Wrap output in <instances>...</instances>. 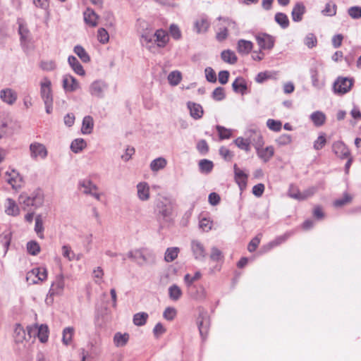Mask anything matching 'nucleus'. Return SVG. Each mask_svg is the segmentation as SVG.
Wrapping results in <instances>:
<instances>
[{
  "mask_svg": "<svg viewBox=\"0 0 361 361\" xmlns=\"http://www.w3.org/2000/svg\"><path fill=\"white\" fill-rule=\"evenodd\" d=\"M40 95L45 105L46 112L51 114L53 110V94L51 82L47 78H44L40 82Z\"/></svg>",
  "mask_w": 361,
  "mask_h": 361,
  "instance_id": "nucleus-1",
  "label": "nucleus"
},
{
  "mask_svg": "<svg viewBox=\"0 0 361 361\" xmlns=\"http://www.w3.org/2000/svg\"><path fill=\"white\" fill-rule=\"evenodd\" d=\"M19 202L25 206H32L36 208L41 207L44 202V193L39 188L35 190L30 195L22 194L19 197Z\"/></svg>",
  "mask_w": 361,
  "mask_h": 361,
  "instance_id": "nucleus-2",
  "label": "nucleus"
},
{
  "mask_svg": "<svg viewBox=\"0 0 361 361\" xmlns=\"http://www.w3.org/2000/svg\"><path fill=\"white\" fill-rule=\"evenodd\" d=\"M353 83V78L338 77L333 84L334 92L338 95H343L351 90Z\"/></svg>",
  "mask_w": 361,
  "mask_h": 361,
  "instance_id": "nucleus-3",
  "label": "nucleus"
},
{
  "mask_svg": "<svg viewBox=\"0 0 361 361\" xmlns=\"http://www.w3.org/2000/svg\"><path fill=\"white\" fill-rule=\"evenodd\" d=\"M173 210V204L169 200L164 198L157 201L155 212L166 221H168L169 219L171 217Z\"/></svg>",
  "mask_w": 361,
  "mask_h": 361,
  "instance_id": "nucleus-4",
  "label": "nucleus"
},
{
  "mask_svg": "<svg viewBox=\"0 0 361 361\" xmlns=\"http://www.w3.org/2000/svg\"><path fill=\"white\" fill-rule=\"evenodd\" d=\"M27 334L30 337L37 336L41 343H46L49 338V328L47 324L38 325L37 324L32 326H27Z\"/></svg>",
  "mask_w": 361,
  "mask_h": 361,
  "instance_id": "nucleus-5",
  "label": "nucleus"
},
{
  "mask_svg": "<svg viewBox=\"0 0 361 361\" xmlns=\"http://www.w3.org/2000/svg\"><path fill=\"white\" fill-rule=\"evenodd\" d=\"M261 49H271L274 46V38L267 33H259L255 37Z\"/></svg>",
  "mask_w": 361,
  "mask_h": 361,
  "instance_id": "nucleus-6",
  "label": "nucleus"
},
{
  "mask_svg": "<svg viewBox=\"0 0 361 361\" xmlns=\"http://www.w3.org/2000/svg\"><path fill=\"white\" fill-rule=\"evenodd\" d=\"M191 250L195 259L199 261L204 260L207 252L203 244L200 241L192 240L191 241Z\"/></svg>",
  "mask_w": 361,
  "mask_h": 361,
  "instance_id": "nucleus-7",
  "label": "nucleus"
},
{
  "mask_svg": "<svg viewBox=\"0 0 361 361\" xmlns=\"http://www.w3.org/2000/svg\"><path fill=\"white\" fill-rule=\"evenodd\" d=\"M64 279L63 275L56 276L54 281L52 282L51 288L49 290L50 297L58 295L62 293L64 288Z\"/></svg>",
  "mask_w": 361,
  "mask_h": 361,
  "instance_id": "nucleus-8",
  "label": "nucleus"
},
{
  "mask_svg": "<svg viewBox=\"0 0 361 361\" xmlns=\"http://www.w3.org/2000/svg\"><path fill=\"white\" fill-rule=\"evenodd\" d=\"M30 156L36 159L37 157L44 159L47 156V150L45 146L39 142H34L30 145Z\"/></svg>",
  "mask_w": 361,
  "mask_h": 361,
  "instance_id": "nucleus-9",
  "label": "nucleus"
},
{
  "mask_svg": "<svg viewBox=\"0 0 361 361\" xmlns=\"http://www.w3.org/2000/svg\"><path fill=\"white\" fill-rule=\"evenodd\" d=\"M32 277H37L38 281H46L47 279V270L46 267H35L28 271L26 274L27 281H29Z\"/></svg>",
  "mask_w": 361,
  "mask_h": 361,
  "instance_id": "nucleus-10",
  "label": "nucleus"
},
{
  "mask_svg": "<svg viewBox=\"0 0 361 361\" xmlns=\"http://www.w3.org/2000/svg\"><path fill=\"white\" fill-rule=\"evenodd\" d=\"M332 150L338 157L342 159L350 155V150L342 141L334 142L332 145Z\"/></svg>",
  "mask_w": 361,
  "mask_h": 361,
  "instance_id": "nucleus-11",
  "label": "nucleus"
},
{
  "mask_svg": "<svg viewBox=\"0 0 361 361\" xmlns=\"http://www.w3.org/2000/svg\"><path fill=\"white\" fill-rule=\"evenodd\" d=\"M106 88L107 85L104 81L95 80L90 86V92L92 96L102 98Z\"/></svg>",
  "mask_w": 361,
  "mask_h": 361,
  "instance_id": "nucleus-12",
  "label": "nucleus"
},
{
  "mask_svg": "<svg viewBox=\"0 0 361 361\" xmlns=\"http://www.w3.org/2000/svg\"><path fill=\"white\" fill-rule=\"evenodd\" d=\"M197 324L200 334L202 340H204L207 338L209 328V319L208 317L200 314L197 317Z\"/></svg>",
  "mask_w": 361,
  "mask_h": 361,
  "instance_id": "nucleus-13",
  "label": "nucleus"
},
{
  "mask_svg": "<svg viewBox=\"0 0 361 361\" xmlns=\"http://www.w3.org/2000/svg\"><path fill=\"white\" fill-rule=\"evenodd\" d=\"M63 87L66 92H75L80 88V85L73 76L65 75L63 78Z\"/></svg>",
  "mask_w": 361,
  "mask_h": 361,
  "instance_id": "nucleus-14",
  "label": "nucleus"
},
{
  "mask_svg": "<svg viewBox=\"0 0 361 361\" xmlns=\"http://www.w3.org/2000/svg\"><path fill=\"white\" fill-rule=\"evenodd\" d=\"M17 97L16 92L11 88L3 89L0 91L1 99L8 104H13L17 100Z\"/></svg>",
  "mask_w": 361,
  "mask_h": 361,
  "instance_id": "nucleus-15",
  "label": "nucleus"
},
{
  "mask_svg": "<svg viewBox=\"0 0 361 361\" xmlns=\"http://www.w3.org/2000/svg\"><path fill=\"white\" fill-rule=\"evenodd\" d=\"M234 178L240 190L244 189L247 185V175L240 170L236 164L233 166Z\"/></svg>",
  "mask_w": 361,
  "mask_h": 361,
  "instance_id": "nucleus-16",
  "label": "nucleus"
},
{
  "mask_svg": "<svg viewBox=\"0 0 361 361\" xmlns=\"http://www.w3.org/2000/svg\"><path fill=\"white\" fill-rule=\"evenodd\" d=\"M187 107L190 111V116L195 120H198L202 117L204 111L202 106L200 104L188 102Z\"/></svg>",
  "mask_w": 361,
  "mask_h": 361,
  "instance_id": "nucleus-17",
  "label": "nucleus"
},
{
  "mask_svg": "<svg viewBox=\"0 0 361 361\" xmlns=\"http://www.w3.org/2000/svg\"><path fill=\"white\" fill-rule=\"evenodd\" d=\"M6 174L8 176L7 182L12 186L13 189L20 188L23 183V177L16 171L13 170L10 173L8 171Z\"/></svg>",
  "mask_w": 361,
  "mask_h": 361,
  "instance_id": "nucleus-18",
  "label": "nucleus"
},
{
  "mask_svg": "<svg viewBox=\"0 0 361 361\" xmlns=\"http://www.w3.org/2000/svg\"><path fill=\"white\" fill-rule=\"evenodd\" d=\"M257 154L263 162H268L274 154V149L272 146H268L265 148L259 147L256 149Z\"/></svg>",
  "mask_w": 361,
  "mask_h": 361,
  "instance_id": "nucleus-19",
  "label": "nucleus"
},
{
  "mask_svg": "<svg viewBox=\"0 0 361 361\" xmlns=\"http://www.w3.org/2000/svg\"><path fill=\"white\" fill-rule=\"evenodd\" d=\"M248 133L250 134L249 138L250 144L255 147V149L263 147L264 140L262 135L258 130H250Z\"/></svg>",
  "mask_w": 361,
  "mask_h": 361,
  "instance_id": "nucleus-20",
  "label": "nucleus"
},
{
  "mask_svg": "<svg viewBox=\"0 0 361 361\" xmlns=\"http://www.w3.org/2000/svg\"><path fill=\"white\" fill-rule=\"evenodd\" d=\"M128 258L135 262L138 265L142 266L147 262L146 256L142 253L141 250H135L129 251L127 254Z\"/></svg>",
  "mask_w": 361,
  "mask_h": 361,
  "instance_id": "nucleus-21",
  "label": "nucleus"
},
{
  "mask_svg": "<svg viewBox=\"0 0 361 361\" xmlns=\"http://www.w3.org/2000/svg\"><path fill=\"white\" fill-rule=\"evenodd\" d=\"M306 11V8L303 3L297 2L294 6L292 12L291 16L292 19L294 22H300L302 20V16Z\"/></svg>",
  "mask_w": 361,
  "mask_h": 361,
  "instance_id": "nucleus-22",
  "label": "nucleus"
},
{
  "mask_svg": "<svg viewBox=\"0 0 361 361\" xmlns=\"http://www.w3.org/2000/svg\"><path fill=\"white\" fill-rule=\"evenodd\" d=\"M232 88L236 93H240L242 95L246 94L247 85L245 80L242 77H238L232 83Z\"/></svg>",
  "mask_w": 361,
  "mask_h": 361,
  "instance_id": "nucleus-23",
  "label": "nucleus"
},
{
  "mask_svg": "<svg viewBox=\"0 0 361 361\" xmlns=\"http://www.w3.org/2000/svg\"><path fill=\"white\" fill-rule=\"evenodd\" d=\"M68 62L73 71L79 75H85V71L83 69L82 66L78 61V60L74 56H69L68 58Z\"/></svg>",
  "mask_w": 361,
  "mask_h": 361,
  "instance_id": "nucleus-24",
  "label": "nucleus"
},
{
  "mask_svg": "<svg viewBox=\"0 0 361 361\" xmlns=\"http://www.w3.org/2000/svg\"><path fill=\"white\" fill-rule=\"evenodd\" d=\"M154 37L156 38L154 41L157 43L159 47H164L169 41L167 33L161 29L155 32Z\"/></svg>",
  "mask_w": 361,
  "mask_h": 361,
  "instance_id": "nucleus-25",
  "label": "nucleus"
},
{
  "mask_svg": "<svg viewBox=\"0 0 361 361\" xmlns=\"http://www.w3.org/2000/svg\"><path fill=\"white\" fill-rule=\"evenodd\" d=\"M79 187L84 188L83 192L86 195L92 194V191L98 189L97 186L88 178H85L79 181Z\"/></svg>",
  "mask_w": 361,
  "mask_h": 361,
  "instance_id": "nucleus-26",
  "label": "nucleus"
},
{
  "mask_svg": "<svg viewBox=\"0 0 361 361\" xmlns=\"http://www.w3.org/2000/svg\"><path fill=\"white\" fill-rule=\"evenodd\" d=\"M253 47L252 42L245 39H239L237 44V50L241 54H248Z\"/></svg>",
  "mask_w": 361,
  "mask_h": 361,
  "instance_id": "nucleus-27",
  "label": "nucleus"
},
{
  "mask_svg": "<svg viewBox=\"0 0 361 361\" xmlns=\"http://www.w3.org/2000/svg\"><path fill=\"white\" fill-rule=\"evenodd\" d=\"M97 18L98 16L92 9L87 8L84 12V20L85 23L88 24L92 27H95L97 25Z\"/></svg>",
  "mask_w": 361,
  "mask_h": 361,
  "instance_id": "nucleus-28",
  "label": "nucleus"
},
{
  "mask_svg": "<svg viewBox=\"0 0 361 361\" xmlns=\"http://www.w3.org/2000/svg\"><path fill=\"white\" fill-rule=\"evenodd\" d=\"M137 196L142 201H146L149 198V188L146 183H140L137 185Z\"/></svg>",
  "mask_w": 361,
  "mask_h": 361,
  "instance_id": "nucleus-29",
  "label": "nucleus"
},
{
  "mask_svg": "<svg viewBox=\"0 0 361 361\" xmlns=\"http://www.w3.org/2000/svg\"><path fill=\"white\" fill-rule=\"evenodd\" d=\"M310 119L317 127L322 126L326 121V115L320 111H316L310 115Z\"/></svg>",
  "mask_w": 361,
  "mask_h": 361,
  "instance_id": "nucleus-30",
  "label": "nucleus"
},
{
  "mask_svg": "<svg viewBox=\"0 0 361 361\" xmlns=\"http://www.w3.org/2000/svg\"><path fill=\"white\" fill-rule=\"evenodd\" d=\"M94 128V121L91 116H85L82 119L81 131L83 134H90Z\"/></svg>",
  "mask_w": 361,
  "mask_h": 361,
  "instance_id": "nucleus-31",
  "label": "nucleus"
},
{
  "mask_svg": "<svg viewBox=\"0 0 361 361\" xmlns=\"http://www.w3.org/2000/svg\"><path fill=\"white\" fill-rule=\"evenodd\" d=\"M130 336L128 334H121L117 332L114 336V343L116 347H123L126 345L129 340Z\"/></svg>",
  "mask_w": 361,
  "mask_h": 361,
  "instance_id": "nucleus-32",
  "label": "nucleus"
},
{
  "mask_svg": "<svg viewBox=\"0 0 361 361\" xmlns=\"http://www.w3.org/2000/svg\"><path fill=\"white\" fill-rule=\"evenodd\" d=\"M221 58L224 62L230 64H235L238 61V57L235 52L231 49L224 50L221 53Z\"/></svg>",
  "mask_w": 361,
  "mask_h": 361,
  "instance_id": "nucleus-33",
  "label": "nucleus"
},
{
  "mask_svg": "<svg viewBox=\"0 0 361 361\" xmlns=\"http://www.w3.org/2000/svg\"><path fill=\"white\" fill-rule=\"evenodd\" d=\"M317 191V188L314 187L310 188L305 190L303 192H300L297 190V194L292 195V198L298 200H305L307 198L312 196Z\"/></svg>",
  "mask_w": 361,
  "mask_h": 361,
  "instance_id": "nucleus-34",
  "label": "nucleus"
},
{
  "mask_svg": "<svg viewBox=\"0 0 361 361\" xmlns=\"http://www.w3.org/2000/svg\"><path fill=\"white\" fill-rule=\"evenodd\" d=\"M183 292L176 284H173L169 288V297L173 301H178L182 296Z\"/></svg>",
  "mask_w": 361,
  "mask_h": 361,
  "instance_id": "nucleus-35",
  "label": "nucleus"
},
{
  "mask_svg": "<svg viewBox=\"0 0 361 361\" xmlns=\"http://www.w3.org/2000/svg\"><path fill=\"white\" fill-rule=\"evenodd\" d=\"M192 297L196 300H203L206 297V291L202 286L190 287Z\"/></svg>",
  "mask_w": 361,
  "mask_h": 361,
  "instance_id": "nucleus-36",
  "label": "nucleus"
},
{
  "mask_svg": "<svg viewBox=\"0 0 361 361\" xmlns=\"http://www.w3.org/2000/svg\"><path fill=\"white\" fill-rule=\"evenodd\" d=\"M166 164L167 161L166 159L163 157H159L152 161V162L150 163V169L152 171H158L161 169H164Z\"/></svg>",
  "mask_w": 361,
  "mask_h": 361,
  "instance_id": "nucleus-37",
  "label": "nucleus"
},
{
  "mask_svg": "<svg viewBox=\"0 0 361 361\" xmlns=\"http://www.w3.org/2000/svg\"><path fill=\"white\" fill-rule=\"evenodd\" d=\"M73 51L82 62L88 63L90 61V57L89 54L81 45H76L74 47Z\"/></svg>",
  "mask_w": 361,
  "mask_h": 361,
  "instance_id": "nucleus-38",
  "label": "nucleus"
},
{
  "mask_svg": "<svg viewBox=\"0 0 361 361\" xmlns=\"http://www.w3.org/2000/svg\"><path fill=\"white\" fill-rule=\"evenodd\" d=\"M148 317V314L144 312L136 313L133 315V324L135 326H142L146 324Z\"/></svg>",
  "mask_w": 361,
  "mask_h": 361,
  "instance_id": "nucleus-39",
  "label": "nucleus"
},
{
  "mask_svg": "<svg viewBox=\"0 0 361 361\" xmlns=\"http://www.w3.org/2000/svg\"><path fill=\"white\" fill-rule=\"evenodd\" d=\"M86 142L82 138H77L72 141L71 149L74 153H79L86 147Z\"/></svg>",
  "mask_w": 361,
  "mask_h": 361,
  "instance_id": "nucleus-40",
  "label": "nucleus"
},
{
  "mask_svg": "<svg viewBox=\"0 0 361 361\" xmlns=\"http://www.w3.org/2000/svg\"><path fill=\"white\" fill-rule=\"evenodd\" d=\"M7 202H8V205L6 207L5 212L8 215H11V216H13L18 215L20 211H19V208L17 206V204H16L15 201L11 198H8L7 200Z\"/></svg>",
  "mask_w": 361,
  "mask_h": 361,
  "instance_id": "nucleus-41",
  "label": "nucleus"
},
{
  "mask_svg": "<svg viewBox=\"0 0 361 361\" xmlns=\"http://www.w3.org/2000/svg\"><path fill=\"white\" fill-rule=\"evenodd\" d=\"M235 145L240 149L249 152L250 150V141L249 137L244 139L242 137H237L234 141Z\"/></svg>",
  "mask_w": 361,
  "mask_h": 361,
  "instance_id": "nucleus-42",
  "label": "nucleus"
},
{
  "mask_svg": "<svg viewBox=\"0 0 361 361\" xmlns=\"http://www.w3.org/2000/svg\"><path fill=\"white\" fill-rule=\"evenodd\" d=\"M179 252V248L177 247H169L166 249L164 255V259L167 262H171L176 259Z\"/></svg>",
  "mask_w": 361,
  "mask_h": 361,
  "instance_id": "nucleus-43",
  "label": "nucleus"
},
{
  "mask_svg": "<svg viewBox=\"0 0 361 361\" xmlns=\"http://www.w3.org/2000/svg\"><path fill=\"white\" fill-rule=\"evenodd\" d=\"M9 123L8 118L0 116V139L10 133Z\"/></svg>",
  "mask_w": 361,
  "mask_h": 361,
  "instance_id": "nucleus-44",
  "label": "nucleus"
},
{
  "mask_svg": "<svg viewBox=\"0 0 361 361\" xmlns=\"http://www.w3.org/2000/svg\"><path fill=\"white\" fill-rule=\"evenodd\" d=\"M275 21L283 28L286 29L289 26L288 16L283 13H276L274 17Z\"/></svg>",
  "mask_w": 361,
  "mask_h": 361,
  "instance_id": "nucleus-45",
  "label": "nucleus"
},
{
  "mask_svg": "<svg viewBox=\"0 0 361 361\" xmlns=\"http://www.w3.org/2000/svg\"><path fill=\"white\" fill-rule=\"evenodd\" d=\"M35 231L41 239L44 238L43 233L44 226L42 215L39 214L35 217Z\"/></svg>",
  "mask_w": 361,
  "mask_h": 361,
  "instance_id": "nucleus-46",
  "label": "nucleus"
},
{
  "mask_svg": "<svg viewBox=\"0 0 361 361\" xmlns=\"http://www.w3.org/2000/svg\"><path fill=\"white\" fill-rule=\"evenodd\" d=\"M209 22L207 18H201L195 23V29L197 33L204 32L209 27Z\"/></svg>",
  "mask_w": 361,
  "mask_h": 361,
  "instance_id": "nucleus-47",
  "label": "nucleus"
},
{
  "mask_svg": "<svg viewBox=\"0 0 361 361\" xmlns=\"http://www.w3.org/2000/svg\"><path fill=\"white\" fill-rule=\"evenodd\" d=\"M214 167V164L212 161L208 159H202L199 162V169L201 173H209Z\"/></svg>",
  "mask_w": 361,
  "mask_h": 361,
  "instance_id": "nucleus-48",
  "label": "nucleus"
},
{
  "mask_svg": "<svg viewBox=\"0 0 361 361\" xmlns=\"http://www.w3.org/2000/svg\"><path fill=\"white\" fill-rule=\"evenodd\" d=\"M310 73L312 85L317 89H321L324 85L319 80L317 70L315 68H312L310 70Z\"/></svg>",
  "mask_w": 361,
  "mask_h": 361,
  "instance_id": "nucleus-49",
  "label": "nucleus"
},
{
  "mask_svg": "<svg viewBox=\"0 0 361 361\" xmlns=\"http://www.w3.org/2000/svg\"><path fill=\"white\" fill-rule=\"evenodd\" d=\"M27 252L33 256L37 255L40 252V246L35 240H30L27 243Z\"/></svg>",
  "mask_w": 361,
  "mask_h": 361,
  "instance_id": "nucleus-50",
  "label": "nucleus"
},
{
  "mask_svg": "<svg viewBox=\"0 0 361 361\" xmlns=\"http://www.w3.org/2000/svg\"><path fill=\"white\" fill-rule=\"evenodd\" d=\"M74 334L73 327H66L63 330L62 341L65 345H68L72 341V338Z\"/></svg>",
  "mask_w": 361,
  "mask_h": 361,
  "instance_id": "nucleus-51",
  "label": "nucleus"
},
{
  "mask_svg": "<svg viewBox=\"0 0 361 361\" xmlns=\"http://www.w3.org/2000/svg\"><path fill=\"white\" fill-rule=\"evenodd\" d=\"M218 19L219 20L223 21V24L224 25H226V27H228V30H233L235 33L238 32L239 29H238V25L234 20H233L228 18H222V17H219Z\"/></svg>",
  "mask_w": 361,
  "mask_h": 361,
  "instance_id": "nucleus-52",
  "label": "nucleus"
},
{
  "mask_svg": "<svg viewBox=\"0 0 361 361\" xmlns=\"http://www.w3.org/2000/svg\"><path fill=\"white\" fill-rule=\"evenodd\" d=\"M16 342H22L25 338V331L20 324H16L14 329Z\"/></svg>",
  "mask_w": 361,
  "mask_h": 361,
  "instance_id": "nucleus-53",
  "label": "nucleus"
},
{
  "mask_svg": "<svg viewBox=\"0 0 361 361\" xmlns=\"http://www.w3.org/2000/svg\"><path fill=\"white\" fill-rule=\"evenodd\" d=\"M201 273L200 271H196L195 274L192 276L189 274H186L184 276V282L186 284L187 287L190 288L193 286L192 283L200 279L201 278Z\"/></svg>",
  "mask_w": 361,
  "mask_h": 361,
  "instance_id": "nucleus-54",
  "label": "nucleus"
},
{
  "mask_svg": "<svg viewBox=\"0 0 361 361\" xmlns=\"http://www.w3.org/2000/svg\"><path fill=\"white\" fill-rule=\"evenodd\" d=\"M154 35H151L148 32H145L142 34L140 42L142 46H145L149 50H151L152 45H150V43H152L154 39Z\"/></svg>",
  "mask_w": 361,
  "mask_h": 361,
  "instance_id": "nucleus-55",
  "label": "nucleus"
},
{
  "mask_svg": "<svg viewBox=\"0 0 361 361\" xmlns=\"http://www.w3.org/2000/svg\"><path fill=\"white\" fill-rule=\"evenodd\" d=\"M212 97L214 100L218 102L224 100L226 97L224 88L222 87H216L212 94Z\"/></svg>",
  "mask_w": 361,
  "mask_h": 361,
  "instance_id": "nucleus-56",
  "label": "nucleus"
},
{
  "mask_svg": "<svg viewBox=\"0 0 361 361\" xmlns=\"http://www.w3.org/2000/svg\"><path fill=\"white\" fill-rule=\"evenodd\" d=\"M304 44L309 49H312L317 44V37L313 33H308L304 39Z\"/></svg>",
  "mask_w": 361,
  "mask_h": 361,
  "instance_id": "nucleus-57",
  "label": "nucleus"
},
{
  "mask_svg": "<svg viewBox=\"0 0 361 361\" xmlns=\"http://www.w3.org/2000/svg\"><path fill=\"white\" fill-rule=\"evenodd\" d=\"M228 35V27L224 24L221 25L219 27V31L216 32V39L219 42H223Z\"/></svg>",
  "mask_w": 361,
  "mask_h": 361,
  "instance_id": "nucleus-58",
  "label": "nucleus"
},
{
  "mask_svg": "<svg viewBox=\"0 0 361 361\" xmlns=\"http://www.w3.org/2000/svg\"><path fill=\"white\" fill-rule=\"evenodd\" d=\"M216 130L219 133L220 140L228 139L231 137L232 133L230 129H227L221 126H216Z\"/></svg>",
  "mask_w": 361,
  "mask_h": 361,
  "instance_id": "nucleus-59",
  "label": "nucleus"
},
{
  "mask_svg": "<svg viewBox=\"0 0 361 361\" xmlns=\"http://www.w3.org/2000/svg\"><path fill=\"white\" fill-rule=\"evenodd\" d=\"M267 126L270 130L279 132L281 130L282 123L280 121L269 118L267 121Z\"/></svg>",
  "mask_w": 361,
  "mask_h": 361,
  "instance_id": "nucleus-60",
  "label": "nucleus"
},
{
  "mask_svg": "<svg viewBox=\"0 0 361 361\" xmlns=\"http://www.w3.org/2000/svg\"><path fill=\"white\" fill-rule=\"evenodd\" d=\"M168 80L170 84L173 85H176L180 82L181 74L180 72L177 71H172L169 74Z\"/></svg>",
  "mask_w": 361,
  "mask_h": 361,
  "instance_id": "nucleus-61",
  "label": "nucleus"
},
{
  "mask_svg": "<svg viewBox=\"0 0 361 361\" xmlns=\"http://www.w3.org/2000/svg\"><path fill=\"white\" fill-rule=\"evenodd\" d=\"M336 5L329 2L326 4L324 9L322 11V13L328 16H334L336 13Z\"/></svg>",
  "mask_w": 361,
  "mask_h": 361,
  "instance_id": "nucleus-62",
  "label": "nucleus"
},
{
  "mask_svg": "<svg viewBox=\"0 0 361 361\" xmlns=\"http://www.w3.org/2000/svg\"><path fill=\"white\" fill-rule=\"evenodd\" d=\"M97 38L100 43H107L109 39V35L108 32L103 27L99 28L97 30Z\"/></svg>",
  "mask_w": 361,
  "mask_h": 361,
  "instance_id": "nucleus-63",
  "label": "nucleus"
},
{
  "mask_svg": "<svg viewBox=\"0 0 361 361\" xmlns=\"http://www.w3.org/2000/svg\"><path fill=\"white\" fill-rule=\"evenodd\" d=\"M348 13L352 18L359 19L361 18V7L358 6L350 7Z\"/></svg>",
  "mask_w": 361,
  "mask_h": 361,
  "instance_id": "nucleus-64",
  "label": "nucleus"
}]
</instances>
